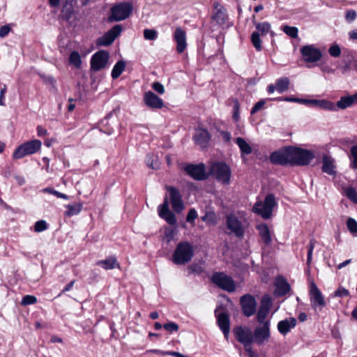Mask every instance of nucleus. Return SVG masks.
Segmentation results:
<instances>
[{
	"instance_id": "09e8293b",
	"label": "nucleus",
	"mask_w": 357,
	"mask_h": 357,
	"mask_svg": "<svg viewBox=\"0 0 357 357\" xmlns=\"http://www.w3.org/2000/svg\"><path fill=\"white\" fill-rule=\"evenodd\" d=\"M233 116L232 118L235 121H238L240 119V103L237 99L233 100Z\"/></svg>"
},
{
	"instance_id": "4c0bfd02",
	"label": "nucleus",
	"mask_w": 357,
	"mask_h": 357,
	"mask_svg": "<svg viewBox=\"0 0 357 357\" xmlns=\"http://www.w3.org/2000/svg\"><path fill=\"white\" fill-rule=\"evenodd\" d=\"M349 159L350 167L357 170V145L351 147Z\"/></svg>"
},
{
	"instance_id": "4d7b16f0",
	"label": "nucleus",
	"mask_w": 357,
	"mask_h": 357,
	"mask_svg": "<svg viewBox=\"0 0 357 357\" xmlns=\"http://www.w3.org/2000/svg\"><path fill=\"white\" fill-rule=\"evenodd\" d=\"M272 305V300L268 296H264L261 301V305L259 307H263V309L269 310L271 309Z\"/></svg>"
},
{
	"instance_id": "2eb2a0df",
	"label": "nucleus",
	"mask_w": 357,
	"mask_h": 357,
	"mask_svg": "<svg viewBox=\"0 0 357 357\" xmlns=\"http://www.w3.org/2000/svg\"><path fill=\"white\" fill-rule=\"evenodd\" d=\"M309 295L312 307L314 310L319 309L321 310L325 306V300L321 292L314 282L310 283Z\"/></svg>"
},
{
	"instance_id": "4468645a",
	"label": "nucleus",
	"mask_w": 357,
	"mask_h": 357,
	"mask_svg": "<svg viewBox=\"0 0 357 357\" xmlns=\"http://www.w3.org/2000/svg\"><path fill=\"white\" fill-rule=\"evenodd\" d=\"M109 54L106 50L96 52L91 59V68L93 71H100L108 63Z\"/></svg>"
},
{
	"instance_id": "473e14b6",
	"label": "nucleus",
	"mask_w": 357,
	"mask_h": 357,
	"mask_svg": "<svg viewBox=\"0 0 357 357\" xmlns=\"http://www.w3.org/2000/svg\"><path fill=\"white\" fill-rule=\"evenodd\" d=\"M67 210L64 212L65 217H72L78 215L83 208L82 203H74L73 204H68L66 206Z\"/></svg>"
},
{
	"instance_id": "2f4dec72",
	"label": "nucleus",
	"mask_w": 357,
	"mask_h": 357,
	"mask_svg": "<svg viewBox=\"0 0 357 357\" xmlns=\"http://www.w3.org/2000/svg\"><path fill=\"white\" fill-rule=\"evenodd\" d=\"M235 142L239 147L241 158H243L245 155H250L252 152L251 146L243 137L236 138Z\"/></svg>"
},
{
	"instance_id": "052dcab7",
	"label": "nucleus",
	"mask_w": 357,
	"mask_h": 357,
	"mask_svg": "<svg viewBox=\"0 0 357 357\" xmlns=\"http://www.w3.org/2000/svg\"><path fill=\"white\" fill-rule=\"evenodd\" d=\"M283 100L285 102H298V103H301V104H304V105H307L308 99L286 96V97H284Z\"/></svg>"
},
{
	"instance_id": "72a5a7b5",
	"label": "nucleus",
	"mask_w": 357,
	"mask_h": 357,
	"mask_svg": "<svg viewBox=\"0 0 357 357\" xmlns=\"http://www.w3.org/2000/svg\"><path fill=\"white\" fill-rule=\"evenodd\" d=\"M126 63L123 60L118 61L113 67L111 73V76L113 79H116L120 77L121 73L124 71Z\"/></svg>"
},
{
	"instance_id": "69168bd1",
	"label": "nucleus",
	"mask_w": 357,
	"mask_h": 357,
	"mask_svg": "<svg viewBox=\"0 0 357 357\" xmlns=\"http://www.w3.org/2000/svg\"><path fill=\"white\" fill-rule=\"evenodd\" d=\"M11 29L9 26V25H3L0 28V38H4L6 37L9 32L10 31Z\"/></svg>"
},
{
	"instance_id": "774afa93",
	"label": "nucleus",
	"mask_w": 357,
	"mask_h": 357,
	"mask_svg": "<svg viewBox=\"0 0 357 357\" xmlns=\"http://www.w3.org/2000/svg\"><path fill=\"white\" fill-rule=\"evenodd\" d=\"M245 351L249 357H259V354L253 351L252 346L245 348Z\"/></svg>"
},
{
	"instance_id": "338daca9",
	"label": "nucleus",
	"mask_w": 357,
	"mask_h": 357,
	"mask_svg": "<svg viewBox=\"0 0 357 357\" xmlns=\"http://www.w3.org/2000/svg\"><path fill=\"white\" fill-rule=\"evenodd\" d=\"M165 235L167 239V242H170L173 239L174 231L172 229H166L165 231Z\"/></svg>"
},
{
	"instance_id": "f8f14e48",
	"label": "nucleus",
	"mask_w": 357,
	"mask_h": 357,
	"mask_svg": "<svg viewBox=\"0 0 357 357\" xmlns=\"http://www.w3.org/2000/svg\"><path fill=\"white\" fill-rule=\"evenodd\" d=\"M123 27L121 24H116L105 33L101 37L96 40L98 46L107 47L111 45L114 41L121 35Z\"/></svg>"
},
{
	"instance_id": "0e129e2a",
	"label": "nucleus",
	"mask_w": 357,
	"mask_h": 357,
	"mask_svg": "<svg viewBox=\"0 0 357 357\" xmlns=\"http://www.w3.org/2000/svg\"><path fill=\"white\" fill-rule=\"evenodd\" d=\"M217 130L220 133L222 138L225 143L229 144L231 142V133L228 131L225 130H220V129L217 128Z\"/></svg>"
},
{
	"instance_id": "c85d7f7f",
	"label": "nucleus",
	"mask_w": 357,
	"mask_h": 357,
	"mask_svg": "<svg viewBox=\"0 0 357 357\" xmlns=\"http://www.w3.org/2000/svg\"><path fill=\"white\" fill-rule=\"evenodd\" d=\"M296 319L294 317H289L280 321L278 324V330L282 334H287L296 325Z\"/></svg>"
},
{
	"instance_id": "e433bc0d",
	"label": "nucleus",
	"mask_w": 357,
	"mask_h": 357,
	"mask_svg": "<svg viewBox=\"0 0 357 357\" xmlns=\"http://www.w3.org/2000/svg\"><path fill=\"white\" fill-rule=\"evenodd\" d=\"M213 19L219 24H225L227 20L226 10L222 7L218 9L215 13L213 15Z\"/></svg>"
},
{
	"instance_id": "4be33fe9",
	"label": "nucleus",
	"mask_w": 357,
	"mask_h": 357,
	"mask_svg": "<svg viewBox=\"0 0 357 357\" xmlns=\"http://www.w3.org/2000/svg\"><path fill=\"white\" fill-rule=\"evenodd\" d=\"M113 116L114 112H110L102 120L100 121L98 127L101 132L107 135H111L114 132V124L115 122L114 121H110Z\"/></svg>"
},
{
	"instance_id": "0eeeda50",
	"label": "nucleus",
	"mask_w": 357,
	"mask_h": 357,
	"mask_svg": "<svg viewBox=\"0 0 357 357\" xmlns=\"http://www.w3.org/2000/svg\"><path fill=\"white\" fill-rule=\"evenodd\" d=\"M42 142L39 139L26 142L18 146L13 153V158L17 160L32 155L40 150Z\"/></svg>"
},
{
	"instance_id": "37998d69",
	"label": "nucleus",
	"mask_w": 357,
	"mask_h": 357,
	"mask_svg": "<svg viewBox=\"0 0 357 357\" xmlns=\"http://www.w3.org/2000/svg\"><path fill=\"white\" fill-rule=\"evenodd\" d=\"M344 195L354 203L357 204V192L352 187L345 188L344 189Z\"/></svg>"
},
{
	"instance_id": "79ce46f5",
	"label": "nucleus",
	"mask_w": 357,
	"mask_h": 357,
	"mask_svg": "<svg viewBox=\"0 0 357 357\" xmlns=\"http://www.w3.org/2000/svg\"><path fill=\"white\" fill-rule=\"evenodd\" d=\"M282 29L285 34L292 38H296L298 37V30L296 26L285 25L282 26Z\"/></svg>"
},
{
	"instance_id": "5701e85b",
	"label": "nucleus",
	"mask_w": 357,
	"mask_h": 357,
	"mask_svg": "<svg viewBox=\"0 0 357 357\" xmlns=\"http://www.w3.org/2000/svg\"><path fill=\"white\" fill-rule=\"evenodd\" d=\"M256 229L259 233L261 241L266 245H269L272 243V233L266 223L262 222L256 225Z\"/></svg>"
},
{
	"instance_id": "a18cd8bd",
	"label": "nucleus",
	"mask_w": 357,
	"mask_h": 357,
	"mask_svg": "<svg viewBox=\"0 0 357 357\" xmlns=\"http://www.w3.org/2000/svg\"><path fill=\"white\" fill-rule=\"evenodd\" d=\"M347 226L351 234L354 236H357V222L351 218L347 221Z\"/></svg>"
},
{
	"instance_id": "b1692460",
	"label": "nucleus",
	"mask_w": 357,
	"mask_h": 357,
	"mask_svg": "<svg viewBox=\"0 0 357 357\" xmlns=\"http://www.w3.org/2000/svg\"><path fill=\"white\" fill-rule=\"evenodd\" d=\"M275 287V294L278 296H284L291 290L290 284L283 276L276 278Z\"/></svg>"
},
{
	"instance_id": "de8ad7c7",
	"label": "nucleus",
	"mask_w": 357,
	"mask_h": 357,
	"mask_svg": "<svg viewBox=\"0 0 357 357\" xmlns=\"http://www.w3.org/2000/svg\"><path fill=\"white\" fill-rule=\"evenodd\" d=\"M263 204H265L266 206H268L269 208H271L273 211V208L277 204L275 196L273 194H268L266 196Z\"/></svg>"
},
{
	"instance_id": "a878e982",
	"label": "nucleus",
	"mask_w": 357,
	"mask_h": 357,
	"mask_svg": "<svg viewBox=\"0 0 357 357\" xmlns=\"http://www.w3.org/2000/svg\"><path fill=\"white\" fill-rule=\"evenodd\" d=\"M217 322L220 329L225 337H227L230 330L229 316L227 312H221L217 317Z\"/></svg>"
},
{
	"instance_id": "393cba45",
	"label": "nucleus",
	"mask_w": 357,
	"mask_h": 357,
	"mask_svg": "<svg viewBox=\"0 0 357 357\" xmlns=\"http://www.w3.org/2000/svg\"><path fill=\"white\" fill-rule=\"evenodd\" d=\"M356 66V61L352 53L344 51L342 55V61L339 63V68L342 73H346L351 68Z\"/></svg>"
},
{
	"instance_id": "ea45409f",
	"label": "nucleus",
	"mask_w": 357,
	"mask_h": 357,
	"mask_svg": "<svg viewBox=\"0 0 357 357\" xmlns=\"http://www.w3.org/2000/svg\"><path fill=\"white\" fill-rule=\"evenodd\" d=\"M69 61L77 68H79L82 65V59L79 52L77 51H73L69 56Z\"/></svg>"
},
{
	"instance_id": "bb28decb",
	"label": "nucleus",
	"mask_w": 357,
	"mask_h": 357,
	"mask_svg": "<svg viewBox=\"0 0 357 357\" xmlns=\"http://www.w3.org/2000/svg\"><path fill=\"white\" fill-rule=\"evenodd\" d=\"M307 106L330 111L335 110V104L326 100L308 99Z\"/></svg>"
},
{
	"instance_id": "680f3d73",
	"label": "nucleus",
	"mask_w": 357,
	"mask_h": 357,
	"mask_svg": "<svg viewBox=\"0 0 357 357\" xmlns=\"http://www.w3.org/2000/svg\"><path fill=\"white\" fill-rule=\"evenodd\" d=\"M197 218V213L195 208H190L186 216V221L188 222H194L195 220Z\"/></svg>"
},
{
	"instance_id": "7ed1b4c3",
	"label": "nucleus",
	"mask_w": 357,
	"mask_h": 357,
	"mask_svg": "<svg viewBox=\"0 0 357 357\" xmlns=\"http://www.w3.org/2000/svg\"><path fill=\"white\" fill-rule=\"evenodd\" d=\"M132 10L133 6L131 2L123 1L115 3L110 8L107 21L114 22L125 20L130 16Z\"/></svg>"
},
{
	"instance_id": "f704fd0d",
	"label": "nucleus",
	"mask_w": 357,
	"mask_h": 357,
	"mask_svg": "<svg viewBox=\"0 0 357 357\" xmlns=\"http://www.w3.org/2000/svg\"><path fill=\"white\" fill-rule=\"evenodd\" d=\"M354 104H356V102L353 98V95L347 96L340 98V99L336 102V107L344 109L352 106Z\"/></svg>"
},
{
	"instance_id": "cd10ccee",
	"label": "nucleus",
	"mask_w": 357,
	"mask_h": 357,
	"mask_svg": "<svg viewBox=\"0 0 357 357\" xmlns=\"http://www.w3.org/2000/svg\"><path fill=\"white\" fill-rule=\"evenodd\" d=\"M75 14L73 0H64L61 10V18L65 21H69Z\"/></svg>"
},
{
	"instance_id": "3c124183",
	"label": "nucleus",
	"mask_w": 357,
	"mask_h": 357,
	"mask_svg": "<svg viewBox=\"0 0 357 357\" xmlns=\"http://www.w3.org/2000/svg\"><path fill=\"white\" fill-rule=\"evenodd\" d=\"M163 328L169 333H176L179 329L178 325L176 323L172 321L165 323L163 325Z\"/></svg>"
},
{
	"instance_id": "a211bd4d",
	"label": "nucleus",
	"mask_w": 357,
	"mask_h": 357,
	"mask_svg": "<svg viewBox=\"0 0 357 357\" xmlns=\"http://www.w3.org/2000/svg\"><path fill=\"white\" fill-rule=\"evenodd\" d=\"M301 53L303 59L308 63L317 62L322 56L320 50L312 45L303 46L301 49Z\"/></svg>"
},
{
	"instance_id": "6e6552de",
	"label": "nucleus",
	"mask_w": 357,
	"mask_h": 357,
	"mask_svg": "<svg viewBox=\"0 0 357 357\" xmlns=\"http://www.w3.org/2000/svg\"><path fill=\"white\" fill-rule=\"evenodd\" d=\"M225 225L228 230L227 234H233L238 238H242L244 236L245 227L236 214L230 213L226 215Z\"/></svg>"
},
{
	"instance_id": "aec40b11",
	"label": "nucleus",
	"mask_w": 357,
	"mask_h": 357,
	"mask_svg": "<svg viewBox=\"0 0 357 357\" xmlns=\"http://www.w3.org/2000/svg\"><path fill=\"white\" fill-rule=\"evenodd\" d=\"M195 143L202 149H206L209 145L211 135L206 128H199L192 137Z\"/></svg>"
},
{
	"instance_id": "8fccbe9b",
	"label": "nucleus",
	"mask_w": 357,
	"mask_h": 357,
	"mask_svg": "<svg viewBox=\"0 0 357 357\" xmlns=\"http://www.w3.org/2000/svg\"><path fill=\"white\" fill-rule=\"evenodd\" d=\"M44 192H48L51 195H54L55 197H56L57 198H61V199H65V200H68L69 199V196L64 194V193H62V192H60L53 188H45L44 189Z\"/></svg>"
},
{
	"instance_id": "9b49d317",
	"label": "nucleus",
	"mask_w": 357,
	"mask_h": 357,
	"mask_svg": "<svg viewBox=\"0 0 357 357\" xmlns=\"http://www.w3.org/2000/svg\"><path fill=\"white\" fill-rule=\"evenodd\" d=\"M233 333L236 340L242 344L244 348L252 346L253 343V335L250 328L236 326L233 328Z\"/></svg>"
},
{
	"instance_id": "7c9ffc66",
	"label": "nucleus",
	"mask_w": 357,
	"mask_h": 357,
	"mask_svg": "<svg viewBox=\"0 0 357 357\" xmlns=\"http://www.w3.org/2000/svg\"><path fill=\"white\" fill-rule=\"evenodd\" d=\"M253 211L261 215L264 220H268L272 216L273 211L264 204L262 202H257L254 206Z\"/></svg>"
},
{
	"instance_id": "e2e57ef3",
	"label": "nucleus",
	"mask_w": 357,
	"mask_h": 357,
	"mask_svg": "<svg viewBox=\"0 0 357 357\" xmlns=\"http://www.w3.org/2000/svg\"><path fill=\"white\" fill-rule=\"evenodd\" d=\"M357 17L356 12L354 10H348L346 12L345 19L347 22H352Z\"/></svg>"
},
{
	"instance_id": "1a4fd4ad",
	"label": "nucleus",
	"mask_w": 357,
	"mask_h": 357,
	"mask_svg": "<svg viewBox=\"0 0 357 357\" xmlns=\"http://www.w3.org/2000/svg\"><path fill=\"white\" fill-rule=\"evenodd\" d=\"M269 160L273 165L291 166V146H285L272 152Z\"/></svg>"
},
{
	"instance_id": "c9c22d12",
	"label": "nucleus",
	"mask_w": 357,
	"mask_h": 357,
	"mask_svg": "<svg viewBox=\"0 0 357 357\" xmlns=\"http://www.w3.org/2000/svg\"><path fill=\"white\" fill-rule=\"evenodd\" d=\"M276 91L282 93L289 89L290 82L288 77H282L275 81Z\"/></svg>"
},
{
	"instance_id": "dca6fc26",
	"label": "nucleus",
	"mask_w": 357,
	"mask_h": 357,
	"mask_svg": "<svg viewBox=\"0 0 357 357\" xmlns=\"http://www.w3.org/2000/svg\"><path fill=\"white\" fill-rule=\"evenodd\" d=\"M240 305L243 314L250 317L255 314L257 309V302L255 298L249 294L242 296L240 298Z\"/></svg>"
},
{
	"instance_id": "9d476101",
	"label": "nucleus",
	"mask_w": 357,
	"mask_h": 357,
	"mask_svg": "<svg viewBox=\"0 0 357 357\" xmlns=\"http://www.w3.org/2000/svg\"><path fill=\"white\" fill-rule=\"evenodd\" d=\"M211 280L213 284L227 292H233L236 289V284L233 278L224 272H215Z\"/></svg>"
},
{
	"instance_id": "39448f33",
	"label": "nucleus",
	"mask_w": 357,
	"mask_h": 357,
	"mask_svg": "<svg viewBox=\"0 0 357 357\" xmlns=\"http://www.w3.org/2000/svg\"><path fill=\"white\" fill-rule=\"evenodd\" d=\"M314 155L310 150L291 146V166H305L314 159Z\"/></svg>"
},
{
	"instance_id": "bf43d9fd",
	"label": "nucleus",
	"mask_w": 357,
	"mask_h": 357,
	"mask_svg": "<svg viewBox=\"0 0 357 357\" xmlns=\"http://www.w3.org/2000/svg\"><path fill=\"white\" fill-rule=\"evenodd\" d=\"M151 87L160 95H162L165 92L164 86L159 82H154L152 84Z\"/></svg>"
},
{
	"instance_id": "f03ea898",
	"label": "nucleus",
	"mask_w": 357,
	"mask_h": 357,
	"mask_svg": "<svg viewBox=\"0 0 357 357\" xmlns=\"http://www.w3.org/2000/svg\"><path fill=\"white\" fill-rule=\"evenodd\" d=\"M194 250L188 241L178 243L172 255V261L176 265H185L192 259Z\"/></svg>"
},
{
	"instance_id": "412c9836",
	"label": "nucleus",
	"mask_w": 357,
	"mask_h": 357,
	"mask_svg": "<svg viewBox=\"0 0 357 357\" xmlns=\"http://www.w3.org/2000/svg\"><path fill=\"white\" fill-rule=\"evenodd\" d=\"M173 39L176 43L177 52L183 53L187 47L185 31L181 27H176L173 33Z\"/></svg>"
},
{
	"instance_id": "13d9d810",
	"label": "nucleus",
	"mask_w": 357,
	"mask_h": 357,
	"mask_svg": "<svg viewBox=\"0 0 357 357\" xmlns=\"http://www.w3.org/2000/svg\"><path fill=\"white\" fill-rule=\"evenodd\" d=\"M266 104L265 100H260L257 102H256L254 106L251 109V114H254L261 109Z\"/></svg>"
},
{
	"instance_id": "20e7f679",
	"label": "nucleus",
	"mask_w": 357,
	"mask_h": 357,
	"mask_svg": "<svg viewBox=\"0 0 357 357\" xmlns=\"http://www.w3.org/2000/svg\"><path fill=\"white\" fill-rule=\"evenodd\" d=\"M209 176H213L223 185H228L231 176V168L225 162H213L208 170Z\"/></svg>"
},
{
	"instance_id": "c756f323",
	"label": "nucleus",
	"mask_w": 357,
	"mask_h": 357,
	"mask_svg": "<svg viewBox=\"0 0 357 357\" xmlns=\"http://www.w3.org/2000/svg\"><path fill=\"white\" fill-rule=\"evenodd\" d=\"M96 265L107 271L114 268H120V264L114 255L109 256L105 259L97 261Z\"/></svg>"
},
{
	"instance_id": "6e6d98bb",
	"label": "nucleus",
	"mask_w": 357,
	"mask_h": 357,
	"mask_svg": "<svg viewBox=\"0 0 357 357\" xmlns=\"http://www.w3.org/2000/svg\"><path fill=\"white\" fill-rule=\"evenodd\" d=\"M47 229V223L46 221L41 220L35 223L34 231L36 232H42Z\"/></svg>"
},
{
	"instance_id": "5fc2aeb1",
	"label": "nucleus",
	"mask_w": 357,
	"mask_h": 357,
	"mask_svg": "<svg viewBox=\"0 0 357 357\" xmlns=\"http://www.w3.org/2000/svg\"><path fill=\"white\" fill-rule=\"evenodd\" d=\"M37 302V298L33 295H26L22 298L21 304L23 305H29L35 304Z\"/></svg>"
},
{
	"instance_id": "603ef678",
	"label": "nucleus",
	"mask_w": 357,
	"mask_h": 357,
	"mask_svg": "<svg viewBox=\"0 0 357 357\" xmlns=\"http://www.w3.org/2000/svg\"><path fill=\"white\" fill-rule=\"evenodd\" d=\"M158 32L154 29H144V37L146 40H154L157 38Z\"/></svg>"
},
{
	"instance_id": "49530a36",
	"label": "nucleus",
	"mask_w": 357,
	"mask_h": 357,
	"mask_svg": "<svg viewBox=\"0 0 357 357\" xmlns=\"http://www.w3.org/2000/svg\"><path fill=\"white\" fill-rule=\"evenodd\" d=\"M269 310L263 309V307H259L257 314V320L261 324H264L267 320H265L267 315L268 314Z\"/></svg>"
},
{
	"instance_id": "ddd939ff",
	"label": "nucleus",
	"mask_w": 357,
	"mask_h": 357,
	"mask_svg": "<svg viewBox=\"0 0 357 357\" xmlns=\"http://www.w3.org/2000/svg\"><path fill=\"white\" fill-rule=\"evenodd\" d=\"M184 171L196 181H204L208 178V172H206L204 163L188 164L184 167Z\"/></svg>"
},
{
	"instance_id": "f3484780",
	"label": "nucleus",
	"mask_w": 357,
	"mask_h": 357,
	"mask_svg": "<svg viewBox=\"0 0 357 357\" xmlns=\"http://www.w3.org/2000/svg\"><path fill=\"white\" fill-rule=\"evenodd\" d=\"M252 335L253 342H255L259 346L268 341L271 337L270 321H266L262 324V326L257 327L254 332H252Z\"/></svg>"
},
{
	"instance_id": "a19ab883",
	"label": "nucleus",
	"mask_w": 357,
	"mask_h": 357,
	"mask_svg": "<svg viewBox=\"0 0 357 357\" xmlns=\"http://www.w3.org/2000/svg\"><path fill=\"white\" fill-rule=\"evenodd\" d=\"M188 271L189 274L200 275L204 273V268L201 264L193 263L188 266Z\"/></svg>"
},
{
	"instance_id": "f257e3e1",
	"label": "nucleus",
	"mask_w": 357,
	"mask_h": 357,
	"mask_svg": "<svg viewBox=\"0 0 357 357\" xmlns=\"http://www.w3.org/2000/svg\"><path fill=\"white\" fill-rule=\"evenodd\" d=\"M165 189L169 194V199L165 197L163 203L158 207V213L160 218L165 220L169 225L176 224V218L174 213L169 208V202L174 212L180 213L184 209L183 197L180 190L174 186L166 185Z\"/></svg>"
},
{
	"instance_id": "864d4df0",
	"label": "nucleus",
	"mask_w": 357,
	"mask_h": 357,
	"mask_svg": "<svg viewBox=\"0 0 357 357\" xmlns=\"http://www.w3.org/2000/svg\"><path fill=\"white\" fill-rule=\"evenodd\" d=\"M314 248V240H311L307 246V265L310 266L312 259V252Z\"/></svg>"
},
{
	"instance_id": "c03bdc74",
	"label": "nucleus",
	"mask_w": 357,
	"mask_h": 357,
	"mask_svg": "<svg viewBox=\"0 0 357 357\" xmlns=\"http://www.w3.org/2000/svg\"><path fill=\"white\" fill-rule=\"evenodd\" d=\"M201 220L210 224H215L217 221L216 215L213 211H207L204 215L201 217Z\"/></svg>"
},
{
	"instance_id": "58836bf2",
	"label": "nucleus",
	"mask_w": 357,
	"mask_h": 357,
	"mask_svg": "<svg viewBox=\"0 0 357 357\" xmlns=\"http://www.w3.org/2000/svg\"><path fill=\"white\" fill-rule=\"evenodd\" d=\"M322 172L330 175L335 174L334 166L326 155L323 158Z\"/></svg>"
},
{
	"instance_id": "423d86ee",
	"label": "nucleus",
	"mask_w": 357,
	"mask_h": 357,
	"mask_svg": "<svg viewBox=\"0 0 357 357\" xmlns=\"http://www.w3.org/2000/svg\"><path fill=\"white\" fill-rule=\"evenodd\" d=\"M252 23L255 24L257 31L252 32L250 40L257 51H261V40L260 36H266L271 30V24L268 22H258L256 20L255 15L252 17Z\"/></svg>"
},
{
	"instance_id": "6ab92c4d",
	"label": "nucleus",
	"mask_w": 357,
	"mask_h": 357,
	"mask_svg": "<svg viewBox=\"0 0 357 357\" xmlns=\"http://www.w3.org/2000/svg\"><path fill=\"white\" fill-rule=\"evenodd\" d=\"M143 101L151 109H160L165 106L163 100L151 91L144 93Z\"/></svg>"
}]
</instances>
